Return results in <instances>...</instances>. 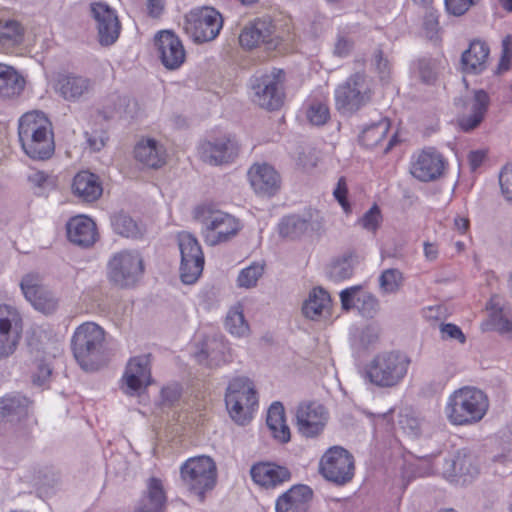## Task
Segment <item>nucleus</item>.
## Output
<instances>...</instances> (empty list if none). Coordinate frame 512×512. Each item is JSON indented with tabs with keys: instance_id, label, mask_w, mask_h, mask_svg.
Instances as JSON below:
<instances>
[{
	"instance_id": "nucleus-25",
	"label": "nucleus",
	"mask_w": 512,
	"mask_h": 512,
	"mask_svg": "<svg viewBox=\"0 0 512 512\" xmlns=\"http://www.w3.org/2000/svg\"><path fill=\"white\" fill-rule=\"evenodd\" d=\"M312 498L309 486L294 485L277 499L276 512H307Z\"/></svg>"
},
{
	"instance_id": "nucleus-12",
	"label": "nucleus",
	"mask_w": 512,
	"mask_h": 512,
	"mask_svg": "<svg viewBox=\"0 0 512 512\" xmlns=\"http://www.w3.org/2000/svg\"><path fill=\"white\" fill-rule=\"evenodd\" d=\"M320 472L328 481L345 485L354 476L353 456L340 446L331 447L320 460Z\"/></svg>"
},
{
	"instance_id": "nucleus-30",
	"label": "nucleus",
	"mask_w": 512,
	"mask_h": 512,
	"mask_svg": "<svg viewBox=\"0 0 512 512\" xmlns=\"http://www.w3.org/2000/svg\"><path fill=\"white\" fill-rule=\"evenodd\" d=\"M94 87L91 79L77 75L60 76L56 90L67 101H76L89 94Z\"/></svg>"
},
{
	"instance_id": "nucleus-57",
	"label": "nucleus",
	"mask_w": 512,
	"mask_h": 512,
	"mask_svg": "<svg viewBox=\"0 0 512 512\" xmlns=\"http://www.w3.org/2000/svg\"><path fill=\"white\" fill-rule=\"evenodd\" d=\"M181 396V387L178 384L168 385L161 390L162 404L165 406H172L176 403Z\"/></svg>"
},
{
	"instance_id": "nucleus-15",
	"label": "nucleus",
	"mask_w": 512,
	"mask_h": 512,
	"mask_svg": "<svg viewBox=\"0 0 512 512\" xmlns=\"http://www.w3.org/2000/svg\"><path fill=\"white\" fill-rule=\"evenodd\" d=\"M446 161L435 148H426L414 157L410 173L422 182H431L443 176Z\"/></svg>"
},
{
	"instance_id": "nucleus-29",
	"label": "nucleus",
	"mask_w": 512,
	"mask_h": 512,
	"mask_svg": "<svg viewBox=\"0 0 512 512\" xmlns=\"http://www.w3.org/2000/svg\"><path fill=\"white\" fill-rule=\"evenodd\" d=\"M490 49L481 40H473L468 49L461 56V67L463 72L469 74H480L487 67Z\"/></svg>"
},
{
	"instance_id": "nucleus-19",
	"label": "nucleus",
	"mask_w": 512,
	"mask_h": 512,
	"mask_svg": "<svg viewBox=\"0 0 512 512\" xmlns=\"http://www.w3.org/2000/svg\"><path fill=\"white\" fill-rule=\"evenodd\" d=\"M237 141L230 136H223L204 141L199 146L202 161L210 165H222L232 161L238 155Z\"/></svg>"
},
{
	"instance_id": "nucleus-4",
	"label": "nucleus",
	"mask_w": 512,
	"mask_h": 512,
	"mask_svg": "<svg viewBox=\"0 0 512 512\" xmlns=\"http://www.w3.org/2000/svg\"><path fill=\"white\" fill-rule=\"evenodd\" d=\"M105 331L94 322L78 326L71 339L73 355L85 371L97 370L104 350Z\"/></svg>"
},
{
	"instance_id": "nucleus-8",
	"label": "nucleus",
	"mask_w": 512,
	"mask_h": 512,
	"mask_svg": "<svg viewBox=\"0 0 512 512\" xmlns=\"http://www.w3.org/2000/svg\"><path fill=\"white\" fill-rule=\"evenodd\" d=\"M369 77L364 73L352 74L335 90V107L343 115H352L372 99Z\"/></svg>"
},
{
	"instance_id": "nucleus-59",
	"label": "nucleus",
	"mask_w": 512,
	"mask_h": 512,
	"mask_svg": "<svg viewBox=\"0 0 512 512\" xmlns=\"http://www.w3.org/2000/svg\"><path fill=\"white\" fill-rule=\"evenodd\" d=\"M502 194L508 201H512V169L505 168L499 175Z\"/></svg>"
},
{
	"instance_id": "nucleus-28",
	"label": "nucleus",
	"mask_w": 512,
	"mask_h": 512,
	"mask_svg": "<svg viewBox=\"0 0 512 512\" xmlns=\"http://www.w3.org/2000/svg\"><path fill=\"white\" fill-rule=\"evenodd\" d=\"M274 33L272 22L267 19H256L247 23L239 35V43L243 48L252 49L261 43H270Z\"/></svg>"
},
{
	"instance_id": "nucleus-27",
	"label": "nucleus",
	"mask_w": 512,
	"mask_h": 512,
	"mask_svg": "<svg viewBox=\"0 0 512 512\" xmlns=\"http://www.w3.org/2000/svg\"><path fill=\"white\" fill-rule=\"evenodd\" d=\"M248 176L251 186L258 194L272 196L280 187L278 173L267 164L253 165L249 169Z\"/></svg>"
},
{
	"instance_id": "nucleus-60",
	"label": "nucleus",
	"mask_w": 512,
	"mask_h": 512,
	"mask_svg": "<svg viewBox=\"0 0 512 512\" xmlns=\"http://www.w3.org/2000/svg\"><path fill=\"white\" fill-rule=\"evenodd\" d=\"M354 47L352 40L345 36H338L334 46V54L339 57H346L350 54Z\"/></svg>"
},
{
	"instance_id": "nucleus-13",
	"label": "nucleus",
	"mask_w": 512,
	"mask_h": 512,
	"mask_svg": "<svg viewBox=\"0 0 512 512\" xmlns=\"http://www.w3.org/2000/svg\"><path fill=\"white\" fill-rule=\"evenodd\" d=\"M181 253L180 277L183 283L193 284L201 275L204 267V254L198 240L188 232L178 235Z\"/></svg>"
},
{
	"instance_id": "nucleus-49",
	"label": "nucleus",
	"mask_w": 512,
	"mask_h": 512,
	"mask_svg": "<svg viewBox=\"0 0 512 512\" xmlns=\"http://www.w3.org/2000/svg\"><path fill=\"white\" fill-rule=\"evenodd\" d=\"M330 117L329 108L321 102H314L307 110V118L311 124L324 125Z\"/></svg>"
},
{
	"instance_id": "nucleus-33",
	"label": "nucleus",
	"mask_w": 512,
	"mask_h": 512,
	"mask_svg": "<svg viewBox=\"0 0 512 512\" xmlns=\"http://www.w3.org/2000/svg\"><path fill=\"white\" fill-rule=\"evenodd\" d=\"M135 159L150 168H159L165 163V150L154 139H145L134 148Z\"/></svg>"
},
{
	"instance_id": "nucleus-22",
	"label": "nucleus",
	"mask_w": 512,
	"mask_h": 512,
	"mask_svg": "<svg viewBox=\"0 0 512 512\" xmlns=\"http://www.w3.org/2000/svg\"><path fill=\"white\" fill-rule=\"evenodd\" d=\"M342 308L349 311L356 308L367 319L374 318L380 311V303L377 297L362 290L361 286H352L340 293Z\"/></svg>"
},
{
	"instance_id": "nucleus-17",
	"label": "nucleus",
	"mask_w": 512,
	"mask_h": 512,
	"mask_svg": "<svg viewBox=\"0 0 512 512\" xmlns=\"http://www.w3.org/2000/svg\"><path fill=\"white\" fill-rule=\"evenodd\" d=\"M20 315L8 305H0V360L14 353L20 340Z\"/></svg>"
},
{
	"instance_id": "nucleus-55",
	"label": "nucleus",
	"mask_w": 512,
	"mask_h": 512,
	"mask_svg": "<svg viewBox=\"0 0 512 512\" xmlns=\"http://www.w3.org/2000/svg\"><path fill=\"white\" fill-rule=\"evenodd\" d=\"M380 328L374 324L365 326L360 333V342L363 347L375 344L379 339Z\"/></svg>"
},
{
	"instance_id": "nucleus-31",
	"label": "nucleus",
	"mask_w": 512,
	"mask_h": 512,
	"mask_svg": "<svg viewBox=\"0 0 512 512\" xmlns=\"http://www.w3.org/2000/svg\"><path fill=\"white\" fill-rule=\"evenodd\" d=\"M166 494L162 481L151 477L147 481V489L134 512H164L166 506Z\"/></svg>"
},
{
	"instance_id": "nucleus-9",
	"label": "nucleus",
	"mask_w": 512,
	"mask_h": 512,
	"mask_svg": "<svg viewBox=\"0 0 512 512\" xmlns=\"http://www.w3.org/2000/svg\"><path fill=\"white\" fill-rule=\"evenodd\" d=\"M181 478L187 489L195 493L200 501L204 500L205 492L216 484V464L209 456H198L188 459L180 468Z\"/></svg>"
},
{
	"instance_id": "nucleus-38",
	"label": "nucleus",
	"mask_w": 512,
	"mask_h": 512,
	"mask_svg": "<svg viewBox=\"0 0 512 512\" xmlns=\"http://www.w3.org/2000/svg\"><path fill=\"white\" fill-rule=\"evenodd\" d=\"M24 80L11 67L0 64V98H12L20 94Z\"/></svg>"
},
{
	"instance_id": "nucleus-24",
	"label": "nucleus",
	"mask_w": 512,
	"mask_h": 512,
	"mask_svg": "<svg viewBox=\"0 0 512 512\" xmlns=\"http://www.w3.org/2000/svg\"><path fill=\"white\" fill-rule=\"evenodd\" d=\"M66 230L69 241L83 248L91 247L98 238L96 224L85 215L71 218L66 224Z\"/></svg>"
},
{
	"instance_id": "nucleus-46",
	"label": "nucleus",
	"mask_w": 512,
	"mask_h": 512,
	"mask_svg": "<svg viewBox=\"0 0 512 512\" xmlns=\"http://www.w3.org/2000/svg\"><path fill=\"white\" fill-rule=\"evenodd\" d=\"M111 225L114 232L123 237L136 238L141 234L136 221L123 212L117 213L111 218Z\"/></svg>"
},
{
	"instance_id": "nucleus-36",
	"label": "nucleus",
	"mask_w": 512,
	"mask_h": 512,
	"mask_svg": "<svg viewBox=\"0 0 512 512\" xmlns=\"http://www.w3.org/2000/svg\"><path fill=\"white\" fill-rule=\"evenodd\" d=\"M29 400L22 395H7L0 399V418L19 420L27 415Z\"/></svg>"
},
{
	"instance_id": "nucleus-61",
	"label": "nucleus",
	"mask_w": 512,
	"mask_h": 512,
	"mask_svg": "<svg viewBox=\"0 0 512 512\" xmlns=\"http://www.w3.org/2000/svg\"><path fill=\"white\" fill-rule=\"evenodd\" d=\"M335 198L340 203V205L343 207V209L348 212L349 210V203L347 201V185L345 178L341 177L338 180L337 186L333 192Z\"/></svg>"
},
{
	"instance_id": "nucleus-20",
	"label": "nucleus",
	"mask_w": 512,
	"mask_h": 512,
	"mask_svg": "<svg viewBox=\"0 0 512 512\" xmlns=\"http://www.w3.org/2000/svg\"><path fill=\"white\" fill-rule=\"evenodd\" d=\"M159 58L168 70L178 69L185 61L186 53L182 41L170 30H163L155 36Z\"/></svg>"
},
{
	"instance_id": "nucleus-6",
	"label": "nucleus",
	"mask_w": 512,
	"mask_h": 512,
	"mask_svg": "<svg viewBox=\"0 0 512 512\" xmlns=\"http://www.w3.org/2000/svg\"><path fill=\"white\" fill-rule=\"evenodd\" d=\"M196 218L202 224V235L209 246L231 240L241 229L237 218L211 206L199 207L196 210Z\"/></svg>"
},
{
	"instance_id": "nucleus-47",
	"label": "nucleus",
	"mask_w": 512,
	"mask_h": 512,
	"mask_svg": "<svg viewBox=\"0 0 512 512\" xmlns=\"http://www.w3.org/2000/svg\"><path fill=\"white\" fill-rule=\"evenodd\" d=\"M403 274L396 268L384 270L379 277V286L383 294H395L403 285Z\"/></svg>"
},
{
	"instance_id": "nucleus-63",
	"label": "nucleus",
	"mask_w": 512,
	"mask_h": 512,
	"mask_svg": "<svg viewBox=\"0 0 512 512\" xmlns=\"http://www.w3.org/2000/svg\"><path fill=\"white\" fill-rule=\"evenodd\" d=\"M485 158V154L482 151H471L468 155L469 165L472 171H475L481 166Z\"/></svg>"
},
{
	"instance_id": "nucleus-62",
	"label": "nucleus",
	"mask_w": 512,
	"mask_h": 512,
	"mask_svg": "<svg viewBox=\"0 0 512 512\" xmlns=\"http://www.w3.org/2000/svg\"><path fill=\"white\" fill-rule=\"evenodd\" d=\"M51 368L47 364H39L38 372L33 376V382L43 385L51 375Z\"/></svg>"
},
{
	"instance_id": "nucleus-44",
	"label": "nucleus",
	"mask_w": 512,
	"mask_h": 512,
	"mask_svg": "<svg viewBox=\"0 0 512 512\" xmlns=\"http://www.w3.org/2000/svg\"><path fill=\"white\" fill-rule=\"evenodd\" d=\"M23 28L16 20H0V46L10 48L22 41Z\"/></svg>"
},
{
	"instance_id": "nucleus-58",
	"label": "nucleus",
	"mask_w": 512,
	"mask_h": 512,
	"mask_svg": "<svg viewBox=\"0 0 512 512\" xmlns=\"http://www.w3.org/2000/svg\"><path fill=\"white\" fill-rule=\"evenodd\" d=\"M440 332L443 339L458 340L460 343H464L466 341L465 335L463 334L462 330L455 324H441Z\"/></svg>"
},
{
	"instance_id": "nucleus-51",
	"label": "nucleus",
	"mask_w": 512,
	"mask_h": 512,
	"mask_svg": "<svg viewBox=\"0 0 512 512\" xmlns=\"http://www.w3.org/2000/svg\"><path fill=\"white\" fill-rule=\"evenodd\" d=\"M477 2L478 0H445V8L453 16H462Z\"/></svg>"
},
{
	"instance_id": "nucleus-56",
	"label": "nucleus",
	"mask_w": 512,
	"mask_h": 512,
	"mask_svg": "<svg viewBox=\"0 0 512 512\" xmlns=\"http://www.w3.org/2000/svg\"><path fill=\"white\" fill-rule=\"evenodd\" d=\"M399 425L409 435L418 436L420 434V421L409 414H401Z\"/></svg>"
},
{
	"instance_id": "nucleus-41",
	"label": "nucleus",
	"mask_w": 512,
	"mask_h": 512,
	"mask_svg": "<svg viewBox=\"0 0 512 512\" xmlns=\"http://www.w3.org/2000/svg\"><path fill=\"white\" fill-rule=\"evenodd\" d=\"M447 464L452 465L453 469L442 471L446 478H454L457 476L474 477L478 474V467L473 463L470 456L458 454L454 458H450Z\"/></svg>"
},
{
	"instance_id": "nucleus-7",
	"label": "nucleus",
	"mask_w": 512,
	"mask_h": 512,
	"mask_svg": "<svg viewBox=\"0 0 512 512\" xmlns=\"http://www.w3.org/2000/svg\"><path fill=\"white\" fill-rule=\"evenodd\" d=\"M284 79V71L278 68L254 74L249 80L252 101L269 111L279 109L284 101Z\"/></svg>"
},
{
	"instance_id": "nucleus-40",
	"label": "nucleus",
	"mask_w": 512,
	"mask_h": 512,
	"mask_svg": "<svg viewBox=\"0 0 512 512\" xmlns=\"http://www.w3.org/2000/svg\"><path fill=\"white\" fill-rule=\"evenodd\" d=\"M389 128L390 122L388 118H381L379 121L364 127L358 137V141L366 148H373L386 137Z\"/></svg>"
},
{
	"instance_id": "nucleus-50",
	"label": "nucleus",
	"mask_w": 512,
	"mask_h": 512,
	"mask_svg": "<svg viewBox=\"0 0 512 512\" xmlns=\"http://www.w3.org/2000/svg\"><path fill=\"white\" fill-rule=\"evenodd\" d=\"M511 59H512V36L507 35L502 40L501 58H500L496 73L501 74V73L509 70Z\"/></svg>"
},
{
	"instance_id": "nucleus-5",
	"label": "nucleus",
	"mask_w": 512,
	"mask_h": 512,
	"mask_svg": "<svg viewBox=\"0 0 512 512\" xmlns=\"http://www.w3.org/2000/svg\"><path fill=\"white\" fill-rule=\"evenodd\" d=\"M225 403L231 419L238 425H246L258 404L253 382L247 377L233 378L226 389Z\"/></svg>"
},
{
	"instance_id": "nucleus-45",
	"label": "nucleus",
	"mask_w": 512,
	"mask_h": 512,
	"mask_svg": "<svg viewBox=\"0 0 512 512\" xmlns=\"http://www.w3.org/2000/svg\"><path fill=\"white\" fill-rule=\"evenodd\" d=\"M226 329L237 337H243L249 332V325L245 320L241 305L232 307L225 319Z\"/></svg>"
},
{
	"instance_id": "nucleus-23",
	"label": "nucleus",
	"mask_w": 512,
	"mask_h": 512,
	"mask_svg": "<svg viewBox=\"0 0 512 512\" xmlns=\"http://www.w3.org/2000/svg\"><path fill=\"white\" fill-rule=\"evenodd\" d=\"M489 103V95L482 89L475 90L473 97L469 101L457 100V106L461 105L468 110L467 113H463L458 118L460 128L465 132H469L478 127L485 117Z\"/></svg>"
},
{
	"instance_id": "nucleus-1",
	"label": "nucleus",
	"mask_w": 512,
	"mask_h": 512,
	"mask_svg": "<svg viewBox=\"0 0 512 512\" xmlns=\"http://www.w3.org/2000/svg\"><path fill=\"white\" fill-rule=\"evenodd\" d=\"M18 136L23 150L31 159L46 160L54 153L51 123L43 112L24 114L19 120Z\"/></svg>"
},
{
	"instance_id": "nucleus-10",
	"label": "nucleus",
	"mask_w": 512,
	"mask_h": 512,
	"mask_svg": "<svg viewBox=\"0 0 512 512\" xmlns=\"http://www.w3.org/2000/svg\"><path fill=\"white\" fill-rule=\"evenodd\" d=\"M223 25L221 14L211 7L192 10L185 16L184 30L197 43L214 40Z\"/></svg>"
},
{
	"instance_id": "nucleus-35",
	"label": "nucleus",
	"mask_w": 512,
	"mask_h": 512,
	"mask_svg": "<svg viewBox=\"0 0 512 512\" xmlns=\"http://www.w3.org/2000/svg\"><path fill=\"white\" fill-rule=\"evenodd\" d=\"M331 299L327 291L323 288H314L302 306V312L305 317L316 320L323 316L330 307Z\"/></svg>"
},
{
	"instance_id": "nucleus-16",
	"label": "nucleus",
	"mask_w": 512,
	"mask_h": 512,
	"mask_svg": "<svg viewBox=\"0 0 512 512\" xmlns=\"http://www.w3.org/2000/svg\"><path fill=\"white\" fill-rule=\"evenodd\" d=\"M91 16L96 22L99 43L110 46L119 37L121 25L115 11L104 2H95L90 5Z\"/></svg>"
},
{
	"instance_id": "nucleus-39",
	"label": "nucleus",
	"mask_w": 512,
	"mask_h": 512,
	"mask_svg": "<svg viewBox=\"0 0 512 512\" xmlns=\"http://www.w3.org/2000/svg\"><path fill=\"white\" fill-rule=\"evenodd\" d=\"M487 309L490 310V319L484 324V329L496 330L501 334L512 333V322L503 315L498 296L491 297Z\"/></svg>"
},
{
	"instance_id": "nucleus-32",
	"label": "nucleus",
	"mask_w": 512,
	"mask_h": 512,
	"mask_svg": "<svg viewBox=\"0 0 512 512\" xmlns=\"http://www.w3.org/2000/svg\"><path fill=\"white\" fill-rule=\"evenodd\" d=\"M72 191L82 201L93 202L102 195L103 189L97 175L81 171L73 179Z\"/></svg>"
},
{
	"instance_id": "nucleus-43",
	"label": "nucleus",
	"mask_w": 512,
	"mask_h": 512,
	"mask_svg": "<svg viewBox=\"0 0 512 512\" xmlns=\"http://www.w3.org/2000/svg\"><path fill=\"white\" fill-rule=\"evenodd\" d=\"M354 272V260L351 255L334 259L327 268L328 277L334 282L349 279Z\"/></svg>"
},
{
	"instance_id": "nucleus-42",
	"label": "nucleus",
	"mask_w": 512,
	"mask_h": 512,
	"mask_svg": "<svg viewBox=\"0 0 512 512\" xmlns=\"http://www.w3.org/2000/svg\"><path fill=\"white\" fill-rule=\"evenodd\" d=\"M311 228L310 222L297 215L287 216L279 224V233L283 237L295 239L304 235Z\"/></svg>"
},
{
	"instance_id": "nucleus-48",
	"label": "nucleus",
	"mask_w": 512,
	"mask_h": 512,
	"mask_svg": "<svg viewBox=\"0 0 512 512\" xmlns=\"http://www.w3.org/2000/svg\"><path fill=\"white\" fill-rule=\"evenodd\" d=\"M263 272L264 266L259 263H253L242 269L237 278L238 286L243 288L255 287Z\"/></svg>"
},
{
	"instance_id": "nucleus-53",
	"label": "nucleus",
	"mask_w": 512,
	"mask_h": 512,
	"mask_svg": "<svg viewBox=\"0 0 512 512\" xmlns=\"http://www.w3.org/2000/svg\"><path fill=\"white\" fill-rule=\"evenodd\" d=\"M373 61L380 79L382 81L388 80L390 76L391 64L389 60L384 57L383 51L381 49H377L374 52Z\"/></svg>"
},
{
	"instance_id": "nucleus-54",
	"label": "nucleus",
	"mask_w": 512,
	"mask_h": 512,
	"mask_svg": "<svg viewBox=\"0 0 512 512\" xmlns=\"http://www.w3.org/2000/svg\"><path fill=\"white\" fill-rule=\"evenodd\" d=\"M418 73L422 82L431 84L436 79L434 63L431 60L421 59L418 61Z\"/></svg>"
},
{
	"instance_id": "nucleus-37",
	"label": "nucleus",
	"mask_w": 512,
	"mask_h": 512,
	"mask_svg": "<svg viewBox=\"0 0 512 512\" xmlns=\"http://www.w3.org/2000/svg\"><path fill=\"white\" fill-rule=\"evenodd\" d=\"M226 350L227 346L223 341L211 339L207 341L201 351L196 354V358L199 363L206 362L210 367L218 366L221 363L229 361Z\"/></svg>"
},
{
	"instance_id": "nucleus-11",
	"label": "nucleus",
	"mask_w": 512,
	"mask_h": 512,
	"mask_svg": "<svg viewBox=\"0 0 512 512\" xmlns=\"http://www.w3.org/2000/svg\"><path fill=\"white\" fill-rule=\"evenodd\" d=\"M143 272V259L136 251H120L108 262L109 280L122 288L135 285Z\"/></svg>"
},
{
	"instance_id": "nucleus-26",
	"label": "nucleus",
	"mask_w": 512,
	"mask_h": 512,
	"mask_svg": "<svg viewBox=\"0 0 512 512\" xmlns=\"http://www.w3.org/2000/svg\"><path fill=\"white\" fill-rule=\"evenodd\" d=\"M250 474L256 484L265 488H274L291 478L288 468L270 462L254 464Z\"/></svg>"
},
{
	"instance_id": "nucleus-52",
	"label": "nucleus",
	"mask_w": 512,
	"mask_h": 512,
	"mask_svg": "<svg viewBox=\"0 0 512 512\" xmlns=\"http://www.w3.org/2000/svg\"><path fill=\"white\" fill-rule=\"evenodd\" d=\"M381 219L380 209L374 205L359 220L361 226L371 232H375L379 226Z\"/></svg>"
},
{
	"instance_id": "nucleus-14",
	"label": "nucleus",
	"mask_w": 512,
	"mask_h": 512,
	"mask_svg": "<svg viewBox=\"0 0 512 512\" xmlns=\"http://www.w3.org/2000/svg\"><path fill=\"white\" fill-rule=\"evenodd\" d=\"M20 287L25 298L36 310L47 315L53 314L57 310L58 299L43 285L42 278L38 273L24 275Z\"/></svg>"
},
{
	"instance_id": "nucleus-3",
	"label": "nucleus",
	"mask_w": 512,
	"mask_h": 512,
	"mask_svg": "<svg viewBox=\"0 0 512 512\" xmlns=\"http://www.w3.org/2000/svg\"><path fill=\"white\" fill-rule=\"evenodd\" d=\"M411 358L399 350L377 353L365 367V379L380 388L399 385L408 373Z\"/></svg>"
},
{
	"instance_id": "nucleus-34",
	"label": "nucleus",
	"mask_w": 512,
	"mask_h": 512,
	"mask_svg": "<svg viewBox=\"0 0 512 512\" xmlns=\"http://www.w3.org/2000/svg\"><path fill=\"white\" fill-rule=\"evenodd\" d=\"M266 423L273 437L281 443L290 441L291 433L285 422V410L281 402H274L268 409Z\"/></svg>"
},
{
	"instance_id": "nucleus-21",
	"label": "nucleus",
	"mask_w": 512,
	"mask_h": 512,
	"mask_svg": "<svg viewBox=\"0 0 512 512\" xmlns=\"http://www.w3.org/2000/svg\"><path fill=\"white\" fill-rule=\"evenodd\" d=\"M151 380L150 354L131 358L123 376L125 393L134 395L150 385Z\"/></svg>"
},
{
	"instance_id": "nucleus-64",
	"label": "nucleus",
	"mask_w": 512,
	"mask_h": 512,
	"mask_svg": "<svg viewBox=\"0 0 512 512\" xmlns=\"http://www.w3.org/2000/svg\"><path fill=\"white\" fill-rule=\"evenodd\" d=\"M147 6L149 15L157 18L163 11V1L162 0H147Z\"/></svg>"
},
{
	"instance_id": "nucleus-2",
	"label": "nucleus",
	"mask_w": 512,
	"mask_h": 512,
	"mask_svg": "<svg viewBox=\"0 0 512 512\" xmlns=\"http://www.w3.org/2000/svg\"><path fill=\"white\" fill-rule=\"evenodd\" d=\"M488 408L489 400L482 390L465 386L449 396L445 413L450 423L465 426L481 421Z\"/></svg>"
},
{
	"instance_id": "nucleus-18",
	"label": "nucleus",
	"mask_w": 512,
	"mask_h": 512,
	"mask_svg": "<svg viewBox=\"0 0 512 512\" xmlns=\"http://www.w3.org/2000/svg\"><path fill=\"white\" fill-rule=\"evenodd\" d=\"M296 425L303 436H318L327 422L325 408L316 402L301 403L296 409Z\"/></svg>"
}]
</instances>
